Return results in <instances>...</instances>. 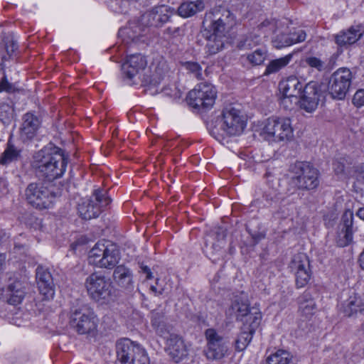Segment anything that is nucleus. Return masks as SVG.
I'll return each instance as SVG.
<instances>
[{
	"label": "nucleus",
	"instance_id": "55",
	"mask_svg": "<svg viewBox=\"0 0 364 364\" xmlns=\"http://www.w3.org/2000/svg\"><path fill=\"white\" fill-rule=\"evenodd\" d=\"M141 271L142 273L146 274V279H151L152 278V272L147 266H141Z\"/></svg>",
	"mask_w": 364,
	"mask_h": 364
},
{
	"label": "nucleus",
	"instance_id": "32",
	"mask_svg": "<svg viewBox=\"0 0 364 364\" xmlns=\"http://www.w3.org/2000/svg\"><path fill=\"white\" fill-rule=\"evenodd\" d=\"M182 339L176 335H171L167 341V347L166 350L171 358L176 363L182 359Z\"/></svg>",
	"mask_w": 364,
	"mask_h": 364
},
{
	"label": "nucleus",
	"instance_id": "9",
	"mask_svg": "<svg viewBox=\"0 0 364 364\" xmlns=\"http://www.w3.org/2000/svg\"><path fill=\"white\" fill-rule=\"evenodd\" d=\"M116 364H149V360L144 348L128 338L117 343Z\"/></svg>",
	"mask_w": 364,
	"mask_h": 364
},
{
	"label": "nucleus",
	"instance_id": "22",
	"mask_svg": "<svg viewBox=\"0 0 364 364\" xmlns=\"http://www.w3.org/2000/svg\"><path fill=\"white\" fill-rule=\"evenodd\" d=\"M353 213L350 210H346L342 215L341 225L342 229L339 233L337 240L338 245L340 247H346L353 240Z\"/></svg>",
	"mask_w": 364,
	"mask_h": 364
},
{
	"label": "nucleus",
	"instance_id": "46",
	"mask_svg": "<svg viewBox=\"0 0 364 364\" xmlns=\"http://www.w3.org/2000/svg\"><path fill=\"white\" fill-rule=\"evenodd\" d=\"M306 63L318 71H321L324 68V63L316 57H308L305 59Z\"/></svg>",
	"mask_w": 364,
	"mask_h": 364
},
{
	"label": "nucleus",
	"instance_id": "7",
	"mask_svg": "<svg viewBox=\"0 0 364 364\" xmlns=\"http://www.w3.org/2000/svg\"><path fill=\"white\" fill-rule=\"evenodd\" d=\"M261 135L269 142H287L293 137L291 119L288 117H271L267 119Z\"/></svg>",
	"mask_w": 364,
	"mask_h": 364
},
{
	"label": "nucleus",
	"instance_id": "17",
	"mask_svg": "<svg viewBox=\"0 0 364 364\" xmlns=\"http://www.w3.org/2000/svg\"><path fill=\"white\" fill-rule=\"evenodd\" d=\"M291 269L295 271L296 287L298 288L305 287L311 276L308 257L304 253L296 255L291 262Z\"/></svg>",
	"mask_w": 364,
	"mask_h": 364
},
{
	"label": "nucleus",
	"instance_id": "3",
	"mask_svg": "<svg viewBox=\"0 0 364 364\" xmlns=\"http://www.w3.org/2000/svg\"><path fill=\"white\" fill-rule=\"evenodd\" d=\"M235 23V16L229 10L215 8L205 14L203 26L210 32L223 36H226Z\"/></svg>",
	"mask_w": 364,
	"mask_h": 364
},
{
	"label": "nucleus",
	"instance_id": "12",
	"mask_svg": "<svg viewBox=\"0 0 364 364\" xmlns=\"http://www.w3.org/2000/svg\"><path fill=\"white\" fill-rule=\"evenodd\" d=\"M219 125L224 134L227 136H236L243 132L246 122L239 109L234 107L228 106L223 111Z\"/></svg>",
	"mask_w": 364,
	"mask_h": 364
},
{
	"label": "nucleus",
	"instance_id": "26",
	"mask_svg": "<svg viewBox=\"0 0 364 364\" xmlns=\"http://www.w3.org/2000/svg\"><path fill=\"white\" fill-rule=\"evenodd\" d=\"M297 34V38L294 40L291 37H289V32H281L277 33L272 38L273 46L276 48H282L290 46L293 44L303 42L306 40V34L305 31H299Z\"/></svg>",
	"mask_w": 364,
	"mask_h": 364
},
{
	"label": "nucleus",
	"instance_id": "51",
	"mask_svg": "<svg viewBox=\"0 0 364 364\" xmlns=\"http://www.w3.org/2000/svg\"><path fill=\"white\" fill-rule=\"evenodd\" d=\"M355 176L358 182L364 184V166H358L355 167Z\"/></svg>",
	"mask_w": 364,
	"mask_h": 364
},
{
	"label": "nucleus",
	"instance_id": "59",
	"mask_svg": "<svg viewBox=\"0 0 364 364\" xmlns=\"http://www.w3.org/2000/svg\"><path fill=\"white\" fill-rule=\"evenodd\" d=\"M6 237V233L3 230L0 229V241H1Z\"/></svg>",
	"mask_w": 364,
	"mask_h": 364
},
{
	"label": "nucleus",
	"instance_id": "13",
	"mask_svg": "<svg viewBox=\"0 0 364 364\" xmlns=\"http://www.w3.org/2000/svg\"><path fill=\"white\" fill-rule=\"evenodd\" d=\"M353 74L348 68H341L335 71L328 82V90L332 97L343 100L350 89Z\"/></svg>",
	"mask_w": 364,
	"mask_h": 364
},
{
	"label": "nucleus",
	"instance_id": "41",
	"mask_svg": "<svg viewBox=\"0 0 364 364\" xmlns=\"http://www.w3.org/2000/svg\"><path fill=\"white\" fill-rule=\"evenodd\" d=\"M13 107L7 103H2L0 105V120L3 124H9L14 115Z\"/></svg>",
	"mask_w": 364,
	"mask_h": 364
},
{
	"label": "nucleus",
	"instance_id": "19",
	"mask_svg": "<svg viewBox=\"0 0 364 364\" xmlns=\"http://www.w3.org/2000/svg\"><path fill=\"white\" fill-rule=\"evenodd\" d=\"M41 125L40 119L32 112H27L22 117L20 127V139L26 142L33 139Z\"/></svg>",
	"mask_w": 364,
	"mask_h": 364
},
{
	"label": "nucleus",
	"instance_id": "48",
	"mask_svg": "<svg viewBox=\"0 0 364 364\" xmlns=\"http://www.w3.org/2000/svg\"><path fill=\"white\" fill-rule=\"evenodd\" d=\"M352 102L358 108L364 107V89H359L355 92Z\"/></svg>",
	"mask_w": 364,
	"mask_h": 364
},
{
	"label": "nucleus",
	"instance_id": "38",
	"mask_svg": "<svg viewBox=\"0 0 364 364\" xmlns=\"http://www.w3.org/2000/svg\"><path fill=\"white\" fill-rule=\"evenodd\" d=\"M254 333L255 331H252L251 330L242 328V332L235 341L236 349L239 351L245 350L250 343Z\"/></svg>",
	"mask_w": 364,
	"mask_h": 364
},
{
	"label": "nucleus",
	"instance_id": "14",
	"mask_svg": "<svg viewBox=\"0 0 364 364\" xmlns=\"http://www.w3.org/2000/svg\"><path fill=\"white\" fill-rule=\"evenodd\" d=\"M207 340L205 354L208 360H220L228 350L227 342L213 328H208L205 332Z\"/></svg>",
	"mask_w": 364,
	"mask_h": 364
},
{
	"label": "nucleus",
	"instance_id": "60",
	"mask_svg": "<svg viewBox=\"0 0 364 364\" xmlns=\"http://www.w3.org/2000/svg\"><path fill=\"white\" fill-rule=\"evenodd\" d=\"M182 4H181L178 8V14L180 16H182Z\"/></svg>",
	"mask_w": 364,
	"mask_h": 364
},
{
	"label": "nucleus",
	"instance_id": "20",
	"mask_svg": "<svg viewBox=\"0 0 364 364\" xmlns=\"http://www.w3.org/2000/svg\"><path fill=\"white\" fill-rule=\"evenodd\" d=\"M169 18V8L160 5L152 8L142 15L141 21L148 26L159 27L162 26Z\"/></svg>",
	"mask_w": 364,
	"mask_h": 364
},
{
	"label": "nucleus",
	"instance_id": "35",
	"mask_svg": "<svg viewBox=\"0 0 364 364\" xmlns=\"http://www.w3.org/2000/svg\"><path fill=\"white\" fill-rule=\"evenodd\" d=\"M226 36H221L212 33L208 38L206 48L209 54H215L220 51L224 46Z\"/></svg>",
	"mask_w": 364,
	"mask_h": 364
},
{
	"label": "nucleus",
	"instance_id": "25",
	"mask_svg": "<svg viewBox=\"0 0 364 364\" xmlns=\"http://www.w3.org/2000/svg\"><path fill=\"white\" fill-rule=\"evenodd\" d=\"M5 296L9 304L15 306L20 304L25 296L23 284L18 280L10 282L6 288Z\"/></svg>",
	"mask_w": 364,
	"mask_h": 364
},
{
	"label": "nucleus",
	"instance_id": "28",
	"mask_svg": "<svg viewBox=\"0 0 364 364\" xmlns=\"http://www.w3.org/2000/svg\"><path fill=\"white\" fill-rule=\"evenodd\" d=\"M343 313L348 317L364 313V298L357 295L350 296L343 304Z\"/></svg>",
	"mask_w": 364,
	"mask_h": 364
},
{
	"label": "nucleus",
	"instance_id": "24",
	"mask_svg": "<svg viewBox=\"0 0 364 364\" xmlns=\"http://www.w3.org/2000/svg\"><path fill=\"white\" fill-rule=\"evenodd\" d=\"M362 36L359 26L350 27L335 36V42L339 47H346L355 43Z\"/></svg>",
	"mask_w": 364,
	"mask_h": 364
},
{
	"label": "nucleus",
	"instance_id": "62",
	"mask_svg": "<svg viewBox=\"0 0 364 364\" xmlns=\"http://www.w3.org/2000/svg\"><path fill=\"white\" fill-rule=\"evenodd\" d=\"M362 326H363V328L364 329V321H363Z\"/></svg>",
	"mask_w": 364,
	"mask_h": 364
},
{
	"label": "nucleus",
	"instance_id": "39",
	"mask_svg": "<svg viewBox=\"0 0 364 364\" xmlns=\"http://www.w3.org/2000/svg\"><path fill=\"white\" fill-rule=\"evenodd\" d=\"M267 56V51L264 48H259L252 53L247 55L250 63L255 65H261Z\"/></svg>",
	"mask_w": 364,
	"mask_h": 364
},
{
	"label": "nucleus",
	"instance_id": "52",
	"mask_svg": "<svg viewBox=\"0 0 364 364\" xmlns=\"http://www.w3.org/2000/svg\"><path fill=\"white\" fill-rule=\"evenodd\" d=\"M17 48H18V46L14 41L9 42V43L6 44V52L9 55V56H11Z\"/></svg>",
	"mask_w": 364,
	"mask_h": 364
},
{
	"label": "nucleus",
	"instance_id": "37",
	"mask_svg": "<svg viewBox=\"0 0 364 364\" xmlns=\"http://www.w3.org/2000/svg\"><path fill=\"white\" fill-rule=\"evenodd\" d=\"M204 8L205 4L202 0L183 2V18L192 16L203 11Z\"/></svg>",
	"mask_w": 364,
	"mask_h": 364
},
{
	"label": "nucleus",
	"instance_id": "56",
	"mask_svg": "<svg viewBox=\"0 0 364 364\" xmlns=\"http://www.w3.org/2000/svg\"><path fill=\"white\" fill-rule=\"evenodd\" d=\"M299 31H304L303 30H294V31H290L289 32V37H291L292 38H294V40L296 39L297 38V33H299Z\"/></svg>",
	"mask_w": 364,
	"mask_h": 364
},
{
	"label": "nucleus",
	"instance_id": "57",
	"mask_svg": "<svg viewBox=\"0 0 364 364\" xmlns=\"http://www.w3.org/2000/svg\"><path fill=\"white\" fill-rule=\"evenodd\" d=\"M359 263H360V267L364 269V250H363V252H361V254L360 255V257H359Z\"/></svg>",
	"mask_w": 364,
	"mask_h": 364
},
{
	"label": "nucleus",
	"instance_id": "6",
	"mask_svg": "<svg viewBox=\"0 0 364 364\" xmlns=\"http://www.w3.org/2000/svg\"><path fill=\"white\" fill-rule=\"evenodd\" d=\"M27 202L38 209L50 208L56 198L53 185L47 182L31 183L25 190Z\"/></svg>",
	"mask_w": 364,
	"mask_h": 364
},
{
	"label": "nucleus",
	"instance_id": "5",
	"mask_svg": "<svg viewBox=\"0 0 364 364\" xmlns=\"http://www.w3.org/2000/svg\"><path fill=\"white\" fill-rule=\"evenodd\" d=\"M290 184L299 190L315 189L319 184L318 171L309 162L298 161L291 166Z\"/></svg>",
	"mask_w": 364,
	"mask_h": 364
},
{
	"label": "nucleus",
	"instance_id": "45",
	"mask_svg": "<svg viewBox=\"0 0 364 364\" xmlns=\"http://www.w3.org/2000/svg\"><path fill=\"white\" fill-rule=\"evenodd\" d=\"M218 243L211 242L210 248L213 249V252H218L222 249L225 244V233L223 230H219L217 232Z\"/></svg>",
	"mask_w": 364,
	"mask_h": 364
},
{
	"label": "nucleus",
	"instance_id": "61",
	"mask_svg": "<svg viewBox=\"0 0 364 364\" xmlns=\"http://www.w3.org/2000/svg\"><path fill=\"white\" fill-rule=\"evenodd\" d=\"M151 289L152 291H156V288L155 287L152 286V287H151Z\"/></svg>",
	"mask_w": 364,
	"mask_h": 364
},
{
	"label": "nucleus",
	"instance_id": "43",
	"mask_svg": "<svg viewBox=\"0 0 364 364\" xmlns=\"http://www.w3.org/2000/svg\"><path fill=\"white\" fill-rule=\"evenodd\" d=\"M299 103V98L298 97L295 96H286L282 95V97L281 98L280 104L284 107V109L287 110H291L294 109V106Z\"/></svg>",
	"mask_w": 364,
	"mask_h": 364
},
{
	"label": "nucleus",
	"instance_id": "50",
	"mask_svg": "<svg viewBox=\"0 0 364 364\" xmlns=\"http://www.w3.org/2000/svg\"><path fill=\"white\" fill-rule=\"evenodd\" d=\"M163 315L159 312H151V324L154 328L156 329L159 328L162 323L163 321Z\"/></svg>",
	"mask_w": 364,
	"mask_h": 364
},
{
	"label": "nucleus",
	"instance_id": "44",
	"mask_svg": "<svg viewBox=\"0 0 364 364\" xmlns=\"http://www.w3.org/2000/svg\"><path fill=\"white\" fill-rule=\"evenodd\" d=\"M346 160L345 158L337 159L334 161L333 163V168L336 175H344L346 170Z\"/></svg>",
	"mask_w": 364,
	"mask_h": 364
},
{
	"label": "nucleus",
	"instance_id": "40",
	"mask_svg": "<svg viewBox=\"0 0 364 364\" xmlns=\"http://www.w3.org/2000/svg\"><path fill=\"white\" fill-rule=\"evenodd\" d=\"M140 31L141 28L139 26H135L134 28L127 29L125 32L128 38L127 43H129V41L134 43L144 42V34H141Z\"/></svg>",
	"mask_w": 364,
	"mask_h": 364
},
{
	"label": "nucleus",
	"instance_id": "31",
	"mask_svg": "<svg viewBox=\"0 0 364 364\" xmlns=\"http://www.w3.org/2000/svg\"><path fill=\"white\" fill-rule=\"evenodd\" d=\"M250 309L247 299L236 296L226 311V314L229 316H235L239 321Z\"/></svg>",
	"mask_w": 364,
	"mask_h": 364
},
{
	"label": "nucleus",
	"instance_id": "16",
	"mask_svg": "<svg viewBox=\"0 0 364 364\" xmlns=\"http://www.w3.org/2000/svg\"><path fill=\"white\" fill-rule=\"evenodd\" d=\"M275 26L274 22L270 21H264L261 23L257 30L241 36L237 41V48L241 50L252 49L254 47L259 46L262 42V38L259 31H262L264 35L268 31H272Z\"/></svg>",
	"mask_w": 364,
	"mask_h": 364
},
{
	"label": "nucleus",
	"instance_id": "18",
	"mask_svg": "<svg viewBox=\"0 0 364 364\" xmlns=\"http://www.w3.org/2000/svg\"><path fill=\"white\" fill-rule=\"evenodd\" d=\"M147 61L144 55L139 53L129 55L122 65L123 75L129 80H133L146 68Z\"/></svg>",
	"mask_w": 364,
	"mask_h": 364
},
{
	"label": "nucleus",
	"instance_id": "4",
	"mask_svg": "<svg viewBox=\"0 0 364 364\" xmlns=\"http://www.w3.org/2000/svg\"><path fill=\"white\" fill-rule=\"evenodd\" d=\"M119 252L117 246L109 242H97L90 250L88 262L99 268L113 269L119 261Z\"/></svg>",
	"mask_w": 364,
	"mask_h": 364
},
{
	"label": "nucleus",
	"instance_id": "27",
	"mask_svg": "<svg viewBox=\"0 0 364 364\" xmlns=\"http://www.w3.org/2000/svg\"><path fill=\"white\" fill-rule=\"evenodd\" d=\"M279 87L282 95L299 97L304 85L295 76H290L279 84Z\"/></svg>",
	"mask_w": 364,
	"mask_h": 364
},
{
	"label": "nucleus",
	"instance_id": "33",
	"mask_svg": "<svg viewBox=\"0 0 364 364\" xmlns=\"http://www.w3.org/2000/svg\"><path fill=\"white\" fill-rule=\"evenodd\" d=\"M296 53V52L294 51L284 57L271 60L266 68L264 75H268L272 73H276L285 68L292 60V58Z\"/></svg>",
	"mask_w": 364,
	"mask_h": 364
},
{
	"label": "nucleus",
	"instance_id": "49",
	"mask_svg": "<svg viewBox=\"0 0 364 364\" xmlns=\"http://www.w3.org/2000/svg\"><path fill=\"white\" fill-rule=\"evenodd\" d=\"M14 85L9 82L6 75H4V77L0 80V92H6L11 93L14 92Z\"/></svg>",
	"mask_w": 364,
	"mask_h": 364
},
{
	"label": "nucleus",
	"instance_id": "21",
	"mask_svg": "<svg viewBox=\"0 0 364 364\" xmlns=\"http://www.w3.org/2000/svg\"><path fill=\"white\" fill-rule=\"evenodd\" d=\"M36 279L41 294L46 299L53 298L55 294V288L52 275L48 269L41 266L38 267L36 269Z\"/></svg>",
	"mask_w": 364,
	"mask_h": 364
},
{
	"label": "nucleus",
	"instance_id": "30",
	"mask_svg": "<svg viewBox=\"0 0 364 364\" xmlns=\"http://www.w3.org/2000/svg\"><path fill=\"white\" fill-rule=\"evenodd\" d=\"M261 320L262 314L259 309L256 306H252L239 321L243 323L242 328L255 331L259 327Z\"/></svg>",
	"mask_w": 364,
	"mask_h": 364
},
{
	"label": "nucleus",
	"instance_id": "54",
	"mask_svg": "<svg viewBox=\"0 0 364 364\" xmlns=\"http://www.w3.org/2000/svg\"><path fill=\"white\" fill-rule=\"evenodd\" d=\"M249 232L255 243L258 242L259 241H260L262 239H263L264 237V234L262 232H252L250 230H249Z\"/></svg>",
	"mask_w": 364,
	"mask_h": 364
},
{
	"label": "nucleus",
	"instance_id": "36",
	"mask_svg": "<svg viewBox=\"0 0 364 364\" xmlns=\"http://www.w3.org/2000/svg\"><path fill=\"white\" fill-rule=\"evenodd\" d=\"M293 355L289 351L283 349L277 350L267 358V364H291Z\"/></svg>",
	"mask_w": 364,
	"mask_h": 364
},
{
	"label": "nucleus",
	"instance_id": "23",
	"mask_svg": "<svg viewBox=\"0 0 364 364\" xmlns=\"http://www.w3.org/2000/svg\"><path fill=\"white\" fill-rule=\"evenodd\" d=\"M113 278L120 287L127 290L133 289V274L129 268L123 265L117 266L114 270Z\"/></svg>",
	"mask_w": 364,
	"mask_h": 364
},
{
	"label": "nucleus",
	"instance_id": "1",
	"mask_svg": "<svg viewBox=\"0 0 364 364\" xmlns=\"http://www.w3.org/2000/svg\"><path fill=\"white\" fill-rule=\"evenodd\" d=\"M68 157L62 149H41L36 153L32 166L36 173L52 181L63 176L65 172Z\"/></svg>",
	"mask_w": 364,
	"mask_h": 364
},
{
	"label": "nucleus",
	"instance_id": "42",
	"mask_svg": "<svg viewBox=\"0 0 364 364\" xmlns=\"http://www.w3.org/2000/svg\"><path fill=\"white\" fill-rule=\"evenodd\" d=\"M183 66L189 73L193 74L198 80L202 78V68L198 63L186 62L183 63Z\"/></svg>",
	"mask_w": 364,
	"mask_h": 364
},
{
	"label": "nucleus",
	"instance_id": "10",
	"mask_svg": "<svg viewBox=\"0 0 364 364\" xmlns=\"http://www.w3.org/2000/svg\"><path fill=\"white\" fill-rule=\"evenodd\" d=\"M70 324L78 333H89L96 329V315L87 304H78L71 311Z\"/></svg>",
	"mask_w": 364,
	"mask_h": 364
},
{
	"label": "nucleus",
	"instance_id": "29",
	"mask_svg": "<svg viewBox=\"0 0 364 364\" xmlns=\"http://www.w3.org/2000/svg\"><path fill=\"white\" fill-rule=\"evenodd\" d=\"M21 156V149L16 147L10 138L6 144V146L0 156V164L9 166L12 163L18 161Z\"/></svg>",
	"mask_w": 364,
	"mask_h": 364
},
{
	"label": "nucleus",
	"instance_id": "53",
	"mask_svg": "<svg viewBox=\"0 0 364 364\" xmlns=\"http://www.w3.org/2000/svg\"><path fill=\"white\" fill-rule=\"evenodd\" d=\"M166 32L172 37H176L180 36L181 29L179 27H168L166 29Z\"/></svg>",
	"mask_w": 364,
	"mask_h": 364
},
{
	"label": "nucleus",
	"instance_id": "34",
	"mask_svg": "<svg viewBox=\"0 0 364 364\" xmlns=\"http://www.w3.org/2000/svg\"><path fill=\"white\" fill-rule=\"evenodd\" d=\"M316 303L309 292H304L300 298L299 311L301 315L308 318L316 312Z\"/></svg>",
	"mask_w": 364,
	"mask_h": 364
},
{
	"label": "nucleus",
	"instance_id": "58",
	"mask_svg": "<svg viewBox=\"0 0 364 364\" xmlns=\"http://www.w3.org/2000/svg\"><path fill=\"white\" fill-rule=\"evenodd\" d=\"M356 215L362 220H364V207L363 208H360L358 211H357V213Z\"/></svg>",
	"mask_w": 364,
	"mask_h": 364
},
{
	"label": "nucleus",
	"instance_id": "11",
	"mask_svg": "<svg viewBox=\"0 0 364 364\" xmlns=\"http://www.w3.org/2000/svg\"><path fill=\"white\" fill-rule=\"evenodd\" d=\"M111 203V198L107 196L105 190H95L89 198L83 199L77 207L79 215L85 220L97 218L102 208Z\"/></svg>",
	"mask_w": 364,
	"mask_h": 364
},
{
	"label": "nucleus",
	"instance_id": "8",
	"mask_svg": "<svg viewBox=\"0 0 364 364\" xmlns=\"http://www.w3.org/2000/svg\"><path fill=\"white\" fill-rule=\"evenodd\" d=\"M216 90L208 82L198 84L186 97L187 105L195 111L208 109L215 104Z\"/></svg>",
	"mask_w": 364,
	"mask_h": 364
},
{
	"label": "nucleus",
	"instance_id": "47",
	"mask_svg": "<svg viewBox=\"0 0 364 364\" xmlns=\"http://www.w3.org/2000/svg\"><path fill=\"white\" fill-rule=\"evenodd\" d=\"M294 209V206L293 204H291L289 207H287L286 205H282L275 213V215L279 218H286L293 213Z\"/></svg>",
	"mask_w": 364,
	"mask_h": 364
},
{
	"label": "nucleus",
	"instance_id": "15",
	"mask_svg": "<svg viewBox=\"0 0 364 364\" xmlns=\"http://www.w3.org/2000/svg\"><path fill=\"white\" fill-rule=\"evenodd\" d=\"M321 91L317 82L311 81L306 84L298 98L299 107L306 112L311 113L318 107Z\"/></svg>",
	"mask_w": 364,
	"mask_h": 364
},
{
	"label": "nucleus",
	"instance_id": "2",
	"mask_svg": "<svg viewBox=\"0 0 364 364\" xmlns=\"http://www.w3.org/2000/svg\"><path fill=\"white\" fill-rule=\"evenodd\" d=\"M85 287L90 298L99 304H107L117 297L112 282L101 273L94 272L89 275Z\"/></svg>",
	"mask_w": 364,
	"mask_h": 364
}]
</instances>
